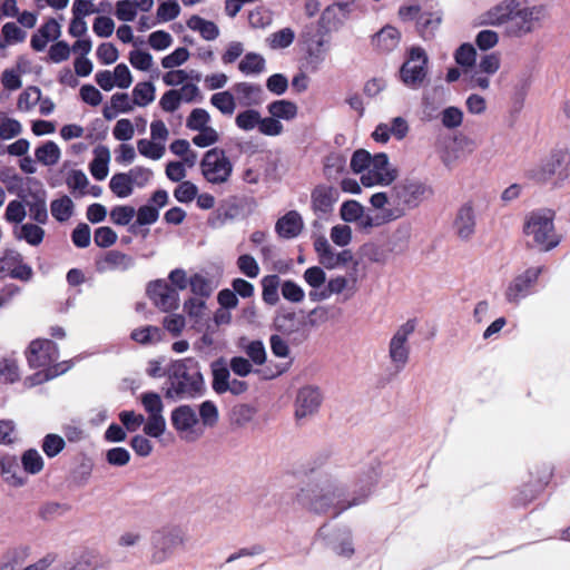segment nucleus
<instances>
[{"label":"nucleus","instance_id":"obj_48","mask_svg":"<svg viewBox=\"0 0 570 570\" xmlns=\"http://www.w3.org/2000/svg\"><path fill=\"white\" fill-rule=\"evenodd\" d=\"M184 311L196 324L200 323L207 315L206 299L189 297L184 302Z\"/></svg>","mask_w":570,"mask_h":570},{"label":"nucleus","instance_id":"obj_27","mask_svg":"<svg viewBox=\"0 0 570 570\" xmlns=\"http://www.w3.org/2000/svg\"><path fill=\"white\" fill-rule=\"evenodd\" d=\"M186 26L191 31L198 32L206 41H214L220 35L219 27L214 21L207 20L198 14L190 16L186 21Z\"/></svg>","mask_w":570,"mask_h":570},{"label":"nucleus","instance_id":"obj_26","mask_svg":"<svg viewBox=\"0 0 570 570\" xmlns=\"http://www.w3.org/2000/svg\"><path fill=\"white\" fill-rule=\"evenodd\" d=\"M566 158L567 155L561 151L551 155L550 158L544 159L531 170V176L539 181L550 179L559 171Z\"/></svg>","mask_w":570,"mask_h":570},{"label":"nucleus","instance_id":"obj_38","mask_svg":"<svg viewBox=\"0 0 570 570\" xmlns=\"http://www.w3.org/2000/svg\"><path fill=\"white\" fill-rule=\"evenodd\" d=\"M262 298L268 305L279 302L278 289L282 286L279 276L266 275L262 278Z\"/></svg>","mask_w":570,"mask_h":570},{"label":"nucleus","instance_id":"obj_62","mask_svg":"<svg viewBox=\"0 0 570 570\" xmlns=\"http://www.w3.org/2000/svg\"><path fill=\"white\" fill-rule=\"evenodd\" d=\"M140 402L148 415H158L164 412V404L159 394L146 392L140 395Z\"/></svg>","mask_w":570,"mask_h":570},{"label":"nucleus","instance_id":"obj_28","mask_svg":"<svg viewBox=\"0 0 570 570\" xmlns=\"http://www.w3.org/2000/svg\"><path fill=\"white\" fill-rule=\"evenodd\" d=\"M134 266V258L120 252L111 250L98 263L100 272L127 271Z\"/></svg>","mask_w":570,"mask_h":570},{"label":"nucleus","instance_id":"obj_24","mask_svg":"<svg viewBox=\"0 0 570 570\" xmlns=\"http://www.w3.org/2000/svg\"><path fill=\"white\" fill-rule=\"evenodd\" d=\"M236 101L244 107L257 106L263 101V90L258 85L238 82L233 87Z\"/></svg>","mask_w":570,"mask_h":570},{"label":"nucleus","instance_id":"obj_46","mask_svg":"<svg viewBox=\"0 0 570 570\" xmlns=\"http://www.w3.org/2000/svg\"><path fill=\"white\" fill-rule=\"evenodd\" d=\"M170 151L180 157V161H185L187 167L191 168L197 163V154L190 148V144L186 139H176L169 146Z\"/></svg>","mask_w":570,"mask_h":570},{"label":"nucleus","instance_id":"obj_61","mask_svg":"<svg viewBox=\"0 0 570 570\" xmlns=\"http://www.w3.org/2000/svg\"><path fill=\"white\" fill-rule=\"evenodd\" d=\"M21 463L26 472L37 474L43 469V459L37 450H28L22 454Z\"/></svg>","mask_w":570,"mask_h":570},{"label":"nucleus","instance_id":"obj_6","mask_svg":"<svg viewBox=\"0 0 570 570\" xmlns=\"http://www.w3.org/2000/svg\"><path fill=\"white\" fill-rule=\"evenodd\" d=\"M57 360L58 351L53 342L49 340H36L31 342L28 352L29 364L32 367L43 370V372L36 375V383L53 379L67 371L68 366L65 364H56Z\"/></svg>","mask_w":570,"mask_h":570},{"label":"nucleus","instance_id":"obj_37","mask_svg":"<svg viewBox=\"0 0 570 570\" xmlns=\"http://www.w3.org/2000/svg\"><path fill=\"white\" fill-rule=\"evenodd\" d=\"M36 159L45 166H53L59 163L61 150L55 141H46L35 150Z\"/></svg>","mask_w":570,"mask_h":570},{"label":"nucleus","instance_id":"obj_11","mask_svg":"<svg viewBox=\"0 0 570 570\" xmlns=\"http://www.w3.org/2000/svg\"><path fill=\"white\" fill-rule=\"evenodd\" d=\"M428 72V55L420 47H412L409 56L400 69L402 82L410 88H419Z\"/></svg>","mask_w":570,"mask_h":570},{"label":"nucleus","instance_id":"obj_57","mask_svg":"<svg viewBox=\"0 0 570 570\" xmlns=\"http://www.w3.org/2000/svg\"><path fill=\"white\" fill-rule=\"evenodd\" d=\"M259 118V111L255 109H246L236 116L235 124L240 130L250 131L258 128Z\"/></svg>","mask_w":570,"mask_h":570},{"label":"nucleus","instance_id":"obj_52","mask_svg":"<svg viewBox=\"0 0 570 570\" xmlns=\"http://www.w3.org/2000/svg\"><path fill=\"white\" fill-rule=\"evenodd\" d=\"M128 60L136 70L144 72L150 71L155 63L151 53L141 49L131 50Z\"/></svg>","mask_w":570,"mask_h":570},{"label":"nucleus","instance_id":"obj_7","mask_svg":"<svg viewBox=\"0 0 570 570\" xmlns=\"http://www.w3.org/2000/svg\"><path fill=\"white\" fill-rule=\"evenodd\" d=\"M185 543L186 534L180 528L167 527L155 531L150 537L149 562L154 566L166 563Z\"/></svg>","mask_w":570,"mask_h":570},{"label":"nucleus","instance_id":"obj_21","mask_svg":"<svg viewBox=\"0 0 570 570\" xmlns=\"http://www.w3.org/2000/svg\"><path fill=\"white\" fill-rule=\"evenodd\" d=\"M401 38L402 35L397 28L386 24L372 36L371 45L380 52H391L399 47Z\"/></svg>","mask_w":570,"mask_h":570},{"label":"nucleus","instance_id":"obj_35","mask_svg":"<svg viewBox=\"0 0 570 570\" xmlns=\"http://www.w3.org/2000/svg\"><path fill=\"white\" fill-rule=\"evenodd\" d=\"M351 282L345 276H335L327 282L326 291L322 293L309 292L313 301H322L328 298L331 295H338L351 288Z\"/></svg>","mask_w":570,"mask_h":570},{"label":"nucleus","instance_id":"obj_45","mask_svg":"<svg viewBox=\"0 0 570 570\" xmlns=\"http://www.w3.org/2000/svg\"><path fill=\"white\" fill-rule=\"evenodd\" d=\"M210 104L223 115L232 116L237 107L235 96L229 91L216 92L210 97Z\"/></svg>","mask_w":570,"mask_h":570},{"label":"nucleus","instance_id":"obj_30","mask_svg":"<svg viewBox=\"0 0 570 570\" xmlns=\"http://www.w3.org/2000/svg\"><path fill=\"white\" fill-rule=\"evenodd\" d=\"M476 56V49L469 42L462 43L453 53L454 61L463 69L466 82L468 73L474 69Z\"/></svg>","mask_w":570,"mask_h":570},{"label":"nucleus","instance_id":"obj_18","mask_svg":"<svg viewBox=\"0 0 570 570\" xmlns=\"http://www.w3.org/2000/svg\"><path fill=\"white\" fill-rule=\"evenodd\" d=\"M338 200V191L334 186L321 184L311 193V206L315 213L327 214Z\"/></svg>","mask_w":570,"mask_h":570},{"label":"nucleus","instance_id":"obj_49","mask_svg":"<svg viewBox=\"0 0 570 570\" xmlns=\"http://www.w3.org/2000/svg\"><path fill=\"white\" fill-rule=\"evenodd\" d=\"M111 191L119 198L129 197L132 194L134 187L127 173L116 174L109 181Z\"/></svg>","mask_w":570,"mask_h":570},{"label":"nucleus","instance_id":"obj_32","mask_svg":"<svg viewBox=\"0 0 570 570\" xmlns=\"http://www.w3.org/2000/svg\"><path fill=\"white\" fill-rule=\"evenodd\" d=\"M267 111L278 121H291L297 117L298 107L295 102L286 99L275 100L267 106Z\"/></svg>","mask_w":570,"mask_h":570},{"label":"nucleus","instance_id":"obj_9","mask_svg":"<svg viewBox=\"0 0 570 570\" xmlns=\"http://www.w3.org/2000/svg\"><path fill=\"white\" fill-rule=\"evenodd\" d=\"M212 117L206 109L195 108L186 119V127L197 131L191 141L199 148L215 145L219 140V132L210 125Z\"/></svg>","mask_w":570,"mask_h":570},{"label":"nucleus","instance_id":"obj_43","mask_svg":"<svg viewBox=\"0 0 570 570\" xmlns=\"http://www.w3.org/2000/svg\"><path fill=\"white\" fill-rule=\"evenodd\" d=\"M14 235L19 239H24L28 244L32 246L39 245L45 236V230L33 224H23L14 229Z\"/></svg>","mask_w":570,"mask_h":570},{"label":"nucleus","instance_id":"obj_8","mask_svg":"<svg viewBox=\"0 0 570 570\" xmlns=\"http://www.w3.org/2000/svg\"><path fill=\"white\" fill-rule=\"evenodd\" d=\"M524 234L529 243L542 250H549L559 243L550 213L530 214L524 223Z\"/></svg>","mask_w":570,"mask_h":570},{"label":"nucleus","instance_id":"obj_2","mask_svg":"<svg viewBox=\"0 0 570 570\" xmlns=\"http://www.w3.org/2000/svg\"><path fill=\"white\" fill-rule=\"evenodd\" d=\"M431 195L432 189L423 180L404 178L390 191L373 194L368 203L373 209L381 213L383 223H391L417 208Z\"/></svg>","mask_w":570,"mask_h":570},{"label":"nucleus","instance_id":"obj_31","mask_svg":"<svg viewBox=\"0 0 570 570\" xmlns=\"http://www.w3.org/2000/svg\"><path fill=\"white\" fill-rule=\"evenodd\" d=\"M31 556V548L28 546H18L7 551L0 564V570H17Z\"/></svg>","mask_w":570,"mask_h":570},{"label":"nucleus","instance_id":"obj_58","mask_svg":"<svg viewBox=\"0 0 570 570\" xmlns=\"http://www.w3.org/2000/svg\"><path fill=\"white\" fill-rule=\"evenodd\" d=\"M190 52L185 47L176 48L171 53L161 58L160 63L164 69L178 68L188 61Z\"/></svg>","mask_w":570,"mask_h":570},{"label":"nucleus","instance_id":"obj_42","mask_svg":"<svg viewBox=\"0 0 570 570\" xmlns=\"http://www.w3.org/2000/svg\"><path fill=\"white\" fill-rule=\"evenodd\" d=\"M181 12L178 0H157L156 18L159 22H169L179 17Z\"/></svg>","mask_w":570,"mask_h":570},{"label":"nucleus","instance_id":"obj_54","mask_svg":"<svg viewBox=\"0 0 570 570\" xmlns=\"http://www.w3.org/2000/svg\"><path fill=\"white\" fill-rule=\"evenodd\" d=\"M98 558L91 552L81 553L77 559L67 562L62 570H97Z\"/></svg>","mask_w":570,"mask_h":570},{"label":"nucleus","instance_id":"obj_23","mask_svg":"<svg viewBox=\"0 0 570 570\" xmlns=\"http://www.w3.org/2000/svg\"><path fill=\"white\" fill-rule=\"evenodd\" d=\"M455 234L461 239H469L475 230V210L471 203H466L458 212L454 222Z\"/></svg>","mask_w":570,"mask_h":570},{"label":"nucleus","instance_id":"obj_25","mask_svg":"<svg viewBox=\"0 0 570 570\" xmlns=\"http://www.w3.org/2000/svg\"><path fill=\"white\" fill-rule=\"evenodd\" d=\"M303 227V218L295 210L286 213L276 223V232L283 238H294L298 236Z\"/></svg>","mask_w":570,"mask_h":570},{"label":"nucleus","instance_id":"obj_36","mask_svg":"<svg viewBox=\"0 0 570 570\" xmlns=\"http://www.w3.org/2000/svg\"><path fill=\"white\" fill-rule=\"evenodd\" d=\"M132 104L138 107L150 105L156 98V87L150 81H141L136 83L132 91Z\"/></svg>","mask_w":570,"mask_h":570},{"label":"nucleus","instance_id":"obj_16","mask_svg":"<svg viewBox=\"0 0 570 570\" xmlns=\"http://www.w3.org/2000/svg\"><path fill=\"white\" fill-rule=\"evenodd\" d=\"M323 401L322 393L318 387L307 385L299 389L295 400V417L297 420L306 419L314 415Z\"/></svg>","mask_w":570,"mask_h":570},{"label":"nucleus","instance_id":"obj_20","mask_svg":"<svg viewBox=\"0 0 570 570\" xmlns=\"http://www.w3.org/2000/svg\"><path fill=\"white\" fill-rule=\"evenodd\" d=\"M61 36V24L55 18L46 20L32 35L30 45L36 51H43L49 41L57 40Z\"/></svg>","mask_w":570,"mask_h":570},{"label":"nucleus","instance_id":"obj_53","mask_svg":"<svg viewBox=\"0 0 570 570\" xmlns=\"http://www.w3.org/2000/svg\"><path fill=\"white\" fill-rule=\"evenodd\" d=\"M27 216V204L19 199H12L8 203L4 212V219L9 224H20Z\"/></svg>","mask_w":570,"mask_h":570},{"label":"nucleus","instance_id":"obj_40","mask_svg":"<svg viewBox=\"0 0 570 570\" xmlns=\"http://www.w3.org/2000/svg\"><path fill=\"white\" fill-rule=\"evenodd\" d=\"M230 381V372L223 361L213 364V389L215 392L223 394L228 391Z\"/></svg>","mask_w":570,"mask_h":570},{"label":"nucleus","instance_id":"obj_15","mask_svg":"<svg viewBox=\"0 0 570 570\" xmlns=\"http://www.w3.org/2000/svg\"><path fill=\"white\" fill-rule=\"evenodd\" d=\"M147 295L161 312L175 311L180 305L179 293L164 279L150 282L147 286Z\"/></svg>","mask_w":570,"mask_h":570},{"label":"nucleus","instance_id":"obj_47","mask_svg":"<svg viewBox=\"0 0 570 570\" xmlns=\"http://www.w3.org/2000/svg\"><path fill=\"white\" fill-rule=\"evenodd\" d=\"M138 153L151 160H159L165 156L166 146L153 140V139H139L137 141Z\"/></svg>","mask_w":570,"mask_h":570},{"label":"nucleus","instance_id":"obj_17","mask_svg":"<svg viewBox=\"0 0 570 570\" xmlns=\"http://www.w3.org/2000/svg\"><path fill=\"white\" fill-rule=\"evenodd\" d=\"M314 249L317 254L320 264L327 269H335L352 261V254L350 250H334L324 236L315 238Z\"/></svg>","mask_w":570,"mask_h":570},{"label":"nucleus","instance_id":"obj_14","mask_svg":"<svg viewBox=\"0 0 570 570\" xmlns=\"http://www.w3.org/2000/svg\"><path fill=\"white\" fill-rule=\"evenodd\" d=\"M414 331V324L407 322L399 327L389 344V357L393 368L401 372L409 362L410 348L407 340Z\"/></svg>","mask_w":570,"mask_h":570},{"label":"nucleus","instance_id":"obj_63","mask_svg":"<svg viewBox=\"0 0 570 570\" xmlns=\"http://www.w3.org/2000/svg\"><path fill=\"white\" fill-rule=\"evenodd\" d=\"M500 36L498 31L493 29H483L479 31L475 36V45L482 51H488L493 49L499 45Z\"/></svg>","mask_w":570,"mask_h":570},{"label":"nucleus","instance_id":"obj_39","mask_svg":"<svg viewBox=\"0 0 570 570\" xmlns=\"http://www.w3.org/2000/svg\"><path fill=\"white\" fill-rule=\"evenodd\" d=\"M21 132V122L7 111L0 110V139L10 140L18 137Z\"/></svg>","mask_w":570,"mask_h":570},{"label":"nucleus","instance_id":"obj_60","mask_svg":"<svg viewBox=\"0 0 570 570\" xmlns=\"http://www.w3.org/2000/svg\"><path fill=\"white\" fill-rule=\"evenodd\" d=\"M144 423V432L148 436L158 439L166 431V420L164 414L148 415Z\"/></svg>","mask_w":570,"mask_h":570},{"label":"nucleus","instance_id":"obj_55","mask_svg":"<svg viewBox=\"0 0 570 570\" xmlns=\"http://www.w3.org/2000/svg\"><path fill=\"white\" fill-rule=\"evenodd\" d=\"M365 212L364 206L357 200H346L341 205L340 217L345 223H355Z\"/></svg>","mask_w":570,"mask_h":570},{"label":"nucleus","instance_id":"obj_22","mask_svg":"<svg viewBox=\"0 0 570 570\" xmlns=\"http://www.w3.org/2000/svg\"><path fill=\"white\" fill-rule=\"evenodd\" d=\"M541 273L540 267H532L519 275L508 287L507 298L510 302H518L523 297Z\"/></svg>","mask_w":570,"mask_h":570},{"label":"nucleus","instance_id":"obj_10","mask_svg":"<svg viewBox=\"0 0 570 570\" xmlns=\"http://www.w3.org/2000/svg\"><path fill=\"white\" fill-rule=\"evenodd\" d=\"M200 169L204 178L210 184H224L233 171V165L226 153L219 148H213L205 153Z\"/></svg>","mask_w":570,"mask_h":570},{"label":"nucleus","instance_id":"obj_44","mask_svg":"<svg viewBox=\"0 0 570 570\" xmlns=\"http://www.w3.org/2000/svg\"><path fill=\"white\" fill-rule=\"evenodd\" d=\"M41 90L36 86L27 87L17 99V109L20 112L31 111L40 100Z\"/></svg>","mask_w":570,"mask_h":570},{"label":"nucleus","instance_id":"obj_50","mask_svg":"<svg viewBox=\"0 0 570 570\" xmlns=\"http://www.w3.org/2000/svg\"><path fill=\"white\" fill-rule=\"evenodd\" d=\"M199 422L202 428H214L218 423L219 412L216 404L212 401H205L199 405Z\"/></svg>","mask_w":570,"mask_h":570},{"label":"nucleus","instance_id":"obj_12","mask_svg":"<svg viewBox=\"0 0 570 570\" xmlns=\"http://www.w3.org/2000/svg\"><path fill=\"white\" fill-rule=\"evenodd\" d=\"M171 424L180 439L194 442L204 435V429L195 410L189 405H180L173 410Z\"/></svg>","mask_w":570,"mask_h":570},{"label":"nucleus","instance_id":"obj_64","mask_svg":"<svg viewBox=\"0 0 570 570\" xmlns=\"http://www.w3.org/2000/svg\"><path fill=\"white\" fill-rule=\"evenodd\" d=\"M198 194V187L190 180H184L174 190V197L179 203H191Z\"/></svg>","mask_w":570,"mask_h":570},{"label":"nucleus","instance_id":"obj_56","mask_svg":"<svg viewBox=\"0 0 570 570\" xmlns=\"http://www.w3.org/2000/svg\"><path fill=\"white\" fill-rule=\"evenodd\" d=\"M189 287L191 293L194 294L193 297L204 299L208 298L214 291V287L212 286L210 282L200 274H194L190 276Z\"/></svg>","mask_w":570,"mask_h":570},{"label":"nucleus","instance_id":"obj_19","mask_svg":"<svg viewBox=\"0 0 570 570\" xmlns=\"http://www.w3.org/2000/svg\"><path fill=\"white\" fill-rule=\"evenodd\" d=\"M154 4V0H118L115 4V16L121 22H132L139 12L148 13Z\"/></svg>","mask_w":570,"mask_h":570},{"label":"nucleus","instance_id":"obj_1","mask_svg":"<svg viewBox=\"0 0 570 570\" xmlns=\"http://www.w3.org/2000/svg\"><path fill=\"white\" fill-rule=\"evenodd\" d=\"M547 9L542 4H528V0H501L479 17L480 26H505V33L523 38L542 28Z\"/></svg>","mask_w":570,"mask_h":570},{"label":"nucleus","instance_id":"obj_33","mask_svg":"<svg viewBox=\"0 0 570 570\" xmlns=\"http://www.w3.org/2000/svg\"><path fill=\"white\" fill-rule=\"evenodd\" d=\"M266 60L256 52L246 53L238 63V70L245 76H255L265 71Z\"/></svg>","mask_w":570,"mask_h":570},{"label":"nucleus","instance_id":"obj_5","mask_svg":"<svg viewBox=\"0 0 570 570\" xmlns=\"http://www.w3.org/2000/svg\"><path fill=\"white\" fill-rule=\"evenodd\" d=\"M194 364L191 358H186L173 365L169 386L165 391L167 399L176 400L186 395L191 396L203 389V375L197 368H191Z\"/></svg>","mask_w":570,"mask_h":570},{"label":"nucleus","instance_id":"obj_41","mask_svg":"<svg viewBox=\"0 0 570 570\" xmlns=\"http://www.w3.org/2000/svg\"><path fill=\"white\" fill-rule=\"evenodd\" d=\"M256 411L247 404L235 405L229 413V422L234 428H244L254 420Z\"/></svg>","mask_w":570,"mask_h":570},{"label":"nucleus","instance_id":"obj_34","mask_svg":"<svg viewBox=\"0 0 570 570\" xmlns=\"http://www.w3.org/2000/svg\"><path fill=\"white\" fill-rule=\"evenodd\" d=\"M238 347L256 365H262L266 361V350L262 341H249L246 337L238 340Z\"/></svg>","mask_w":570,"mask_h":570},{"label":"nucleus","instance_id":"obj_4","mask_svg":"<svg viewBox=\"0 0 570 570\" xmlns=\"http://www.w3.org/2000/svg\"><path fill=\"white\" fill-rule=\"evenodd\" d=\"M350 166L353 173L360 175L365 187L389 186L399 177V170L385 153L371 155L365 149H357L352 155Z\"/></svg>","mask_w":570,"mask_h":570},{"label":"nucleus","instance_id":"obj_29","mask_svg":"<svg viewBox=\"0 0 570 570\" xmlns=\"http://www.w3.org/2000/svg\"><path fill=\"white\" fill-rule=\"evenodd\" d=\"M110 150L106 146H97L94 149V159L90 163V173L97 180H104L109 173Z\"/></svg>","mask_w":570,"mask_h":570},{"label":"nucleus","instance_id":"obj_59","mask_svg":"<svg viewBox=\"0 0 570 570\" xmlns=\"http://www.w3.org/2000/svg\"><path fill=\"white\" fill-rule=\"evenodd\" d=\"M295 38V33L291 28L281 29L272 33L267 38V43L272 49H284L289 47Z\"/></svg>","mask_w":570,"mask_h":570},{"label":"nucleus","instance_id":"obj_3","mask_svg":"<svg viewBox=\"0 0 570 570\" xmlns=\"http://www.w3.org/2000/svg\"><path fill=\"white\" fill-rule=\"evenodd\" d=\"M344 493V482L336 474L326 473L311 479L297 493L296 500L316 513H324L331 509H345L346 505L342 504Z\"/></svg>","mask_w":570,"mask_h":570},{"label":"nucleus","instance_id":"obj_13","mask_svg":"<svg viewBox=\"0 0 570 570\" xmlns=\"http://www.w3.org/2000/svg\"><path fill=\"white\" fill-rule=\"evenodd\" d=\"M501 67L500 56L495 52L481 57L478 66L468 73V86L471 89L489 90L491 87V77L494 76Z\"/></svg>","mask_w":570,"mask_h":570},{"label":"nucleus","instance_id":"obj_51","mask_svg":"<svg viewBox=\"0 0 570 570\" xmlns=\"http://www.w3.org/2000/svg\"><path fill=\"white\" fill-rule=\"evenodd\" d=\"M50 209L57 220L66 222L73 214V203L68 196H62L51 203Z\"/></svg>","mask_w":570,"mask_h":570}]
</instances>
